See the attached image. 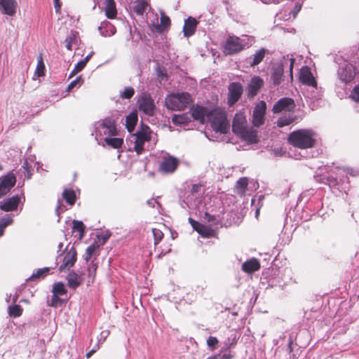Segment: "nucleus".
Listing matches in <instances>:
<instances>
[{
    "instance_id": "1",
    "label": "nucleus",
    "mask_w": 359,
    "mask_h": 359,
    "mask_svg": "<svg viewBox=\"0 0 359 359\" xmlns=\"http://www.w3.org/2000/svg\"><path fill=\"white\" fill-rule=\"evenodd\" d=\"M205 194L204 187L201 184L191 185L189 190L186 191L181 196L180 205L182 208L189 211H196L199 209L203 201Z\"/></svg>"
},
{
    "instance_id": "2",
    "label": "nucleus",
    "mask_w": 359,
    "mask_h": 359,
    "mask_svg": "<svg viewBox=\"0 0 359 359\" xmlns=\"http://www.w3.org/2000/svg\"><path fill=\"white\" fill-rule=\"evenodd\" d=\"M255 42V37L248 34L237 36L229 34L223 44V52L226 55H234L250 48Z\"/></svg>"
},
{
    "instance_id": "3",
    "label": "nucleus",
    "mask_w": 359,
    "mask_h": 359,
    "mask_svg": "<svg viewBox=\"0 0 359 359\" xmlns=\"http://www.w3.org/2000/svg\"><path fill=\"white\" fill-rule=\"evenodd\" d=\"M232 130L237 136L248 143L257 142V132L248 127L247 120L243 113L240 112L235 114L232 123Z\"/></svg>"
},
{
    "instance_id": "4",
    "label": "nucleus",
    "mask_w": 359,
    "mask_h": 359,
    "mask_svg": "<svg viewBox=\"0 0 359 359\" xmlns=\"http://www.w3.org/2000/svg\"><path fill=\"white\" fill-rule=\"evenodd\" d=\"M316 133L311 129H300L292 132L288 136V142L300 149L311 148L314 146Z\"/></svg>"
},
{
    "instance_id": "5",
    "label": "nucleus",
    "mask_w": 359,
    "mask_h": 359,
    "mask_svg": "<svg viewBox=\"0 0 359 359\" xmlns=\"http://www.w3.org/2000/svg\"><path fill=\"white\" fill-rule=\"evenodd\" d=\"M151 131L147 126H142L136 133L127 139L128 150L135 151L138 155L144 149V144L151 140Z\"/></svg>"
},
{
    "instance_id": "6",
    "label": "nucleus",
    "mask_w": 359,
    "mask_h": 359,
    "mask_svg": "<svg viewBox=\"0 0 359 359\" xmlns=\"http://www.w3.org/2000/svg\"><path fill=\"white\" fill-rule=\"evenodd\" d=\"M337 175L340 177L339 180H338L337 177L333 176L332 174H328L327 175L320 177L319 180L316 179V180L328 184L330 188L337 187L339 191L346 192V189L348 188L349 184L347 174L354 175L353 170L351 168H337Z\"/></svg>"
},
{
    "instance_id": "7",
    "label": "nucleus",
    "mask_w": 359,
    "mask_h": 359,
    "mask_svg": "<svg viewBox=\"0 0 359 359\" xmlns=\"http://www.w3.org/2000/svg\"><path fill=\"white\" fill-rule=\"evenodd\" d=\"M95 140L98 144L108 137L118 135L115 120L111 117H107L96 122L94 125Z\"/></svg>"
},
{
    "instance_id": "8",
    "label": "nucleus",
    "mask_w": 359,
    "mask_h": 359,
    "mask_svg": "<svg viewBox=\"0 0 359 359\" xmlns=\"http://www.w3.org/2000/svg\"><path fill=\"white\" fill-rule=\"evenodd\" d=\"M208 121L210 122L212 128L216 133L226 134L229 130V123L226 111L220 108L210 109Z\"/></svg>"
},
{
    "instance_id": "9",
    "label": "nucleus",
    "mask_w": 359,
    "mask_h": 359,
    "mask_svg": "<svg viewBox=\"0 0 359 359\" xmlns=\"http://www.w3.org/2000/svg\"><path fill=\"white\" fill-rule=\"evenodd\" d=\"M192 102L191 96L187 93H178L168 95L165 100L168 109L173 111L185 109Z\"/></svg>"
},
{
    "instance_id": "10",
    "label": "nucleus",
    "mask_w": 359,
    "mask_h": 359,
    "mask_svg": "<svg viewBox=\"0 0 359 359\" xmlns=\"http://www.w3.org/2000/svg\"><path fill=\"white\" fill-rule=\"evenodd\" d=\"M158 170L163 174L173 173L179 165V160L164 151H161L158 156Z\"/></svg>"
},
{
    "instance_id": "11",
    "label": "nucleus",
    "mask_w": 359,
    "mask_h": 359,
    "mask_svg": "<svg viewBox=\"0 0 359 359\" xmlns=\"http://www.w3.org/2000/svg\"><path fill=\"white\" fill-rule=\"evenodd\" d=\"M338 79L345 85L351 83L355 76V68L350 62L344 61L337 70Z\"/></svg>"
},
{
    "instance_id": "12",
    "label": "nucleus",
    "mask_w": 359,
    "mask_h": 359,
    "mask_svg": "<svg viewBox=\"0 0 359 359\" xmlns=\"http://www.w3.org/2000/svg\"><path fill=\"white\" fill-rule=\"evenodd\" d=\"M138 109L144 114L151 116L154 114L156 105L151 95L147 92L142 93L137 101Z\"/></svg>"
},
{
    "instance_id": "13",
    "label": "nucleus",
    "mask_w": 359,
    "mask_h": 359,
    "mask_svg": "<svg viewBox=\"0 0 359 359\" xmlns=\"http://www.w3.org/2000/svg\"><path fill=\"white\" fill-rule=\"evenodd\" d=\"M299 80L304 85L308 86L315 90L318 89L317 81L311 73V69L307 66H304L300 69Z\"/></svg>"
},
{
    "instance_id": "14",
    "label": "nucleus",
    "mask_w": 359,
    "mask_h": 359,
    "mask_svg": "<svg viewBox=\"0 0 359 359\" xmlns=\"http://www.w3.org/2000/svg\"><path fill=\"white\" fill-rule=\"evenodd\" d=\"M266 104L264 101L259 102L255 107L252 114V124L259 127L263 125L265 120Z\"/></svg>"
},
{
    "instance_id": "15",
    "label": "nucleus",
    "mask_w": 359,
    "mask_h": 359,
    "mask_svg": "<svg viewBox=\"0 0 359 359\" xmlns=\"http://www.w3.org/2000/svg\"><path fill=\"white\" fill-rule=\"evenodd\" d=\"M77 260V252L74 247H72L69 250L66 249L64 252V257L62 263L59 267L60 272L69 270L76 263Z\"/></svg>"
},
{
    "instance_id": "16",
    "label": "nucleus",
    "mask_w": 359,
    "mask_h": 359,
    "mask_svg": "<svg viewBox=\"0 0 359 359\" xmlns=\"http://www.w3.org/2000/svg\"><path fill=\"white\" fill-rule=\"evenodd\" d=\"M16 177L13 172L0 177V198L7 194L14 187Z\"/></svg>"
},
{
    "instance_id": "17",
    "label": "nucleus",
    "mask_w": 359,
    "mask_h": 359,
    "mask_svg": "<svg viewBox=\"0 0 359 359\" xmlns=\"http://www.w3.org/2000/svg\"><path fill=\"white\" fill-rule=\"evenodd\" d=\"M228 104L230 106L233 105L241 97L243 93V87L240 83L233 82L229 84V88Z\"/></svg>"
},
{
    "instance_id": "18",
    "label": "nucleus",
    "mask_w": 359,
    "mask_h": 359,
    "mask_svg": "<svg viewBox=\"0 0 359 359\" xmlns=\"http://www.w3.org/2000/svg\"><path fill=\"white\" fill-rule=\"evenodd\" d=\"M294 107L295 104L292 98L283 97L274 104L272 110L273 113L276 114L282 111H292Z\"/></svg>"
},
{
    "instance_id": "19",
    "label": "nucleus",
    "mask_w": 359,
    "mask_h": 359,
    "mask_svg": "<svg viewBox=\"0 0 359 359\" xmlns=\"http://www.w3.org/2000/svg\"><path fill=\"white\" fill-rule=\"evenodd\" d=\"M18 8L16 0H0V13L13 17L15 15Z\"/></svg>"
},
{
    "instance_id": "20",
    "label": "nucleus",
    "mask_w": 359,
    "mask_h": 359,
    "mask_svg": "<svg viewBox=\"0 0 359 359\" xmlns=\"http://www.w3.org/2000/svg\"><path fill=\"white\" fill-rule=\"evenodd\" d=\"M21 198L18 195L9 197L0 202V209L5 212L16 210L20 203Z\"/></svg>"
},
{
    "instance_id": "21",
    "label": "nucleus",
    "mask_w": 359,
    "mask_h": 359,
    "mask_svg": "<svg viewBox=\"0 0 359 359\" xmlns=\"http://www.w3.org/2000/svg\"><path fill=\"white\" fill-rule=\"evenodd\" d=\"M283 72L284 64L283 61L273 65L271 80L274 86H278L283 81Z\"/></svg>"
},
{
    "instance_id": "22",
    "label": "nucleus",
    "mask_w": 359,
    "mask_h": 359,
    "mask_svg": "<svg viewBox=\"0 0 359 359\" xmlns=\"http://www.w3.org/2000/svg\"><path fill=\"white\" fill-rule=\"evenodd\" d=\"M210 111V109L207 107L196 105L191 109V115L194 119L204 123L208 121Z\"/></svg>"
},
{
    "instance_id": "23",
    "label": "nucleus",
    "mask_w": 359,
    "mask_h": 359,
    "mask_svg": "<svg viewBox=\"0 0 359 359\" xmlns=\"http://www.w3.org/2000/svg\"><path fill=\"white\" fill-rule=\"evenodd\" d=\"M198 25V21L192 17H189L184 20L183 27L184 36L190 37L194 34Z\"/></svg>"
},
{
    "instance_id": "24",
    "label": "nucleus",
    "mask_w": 359,
    "mask_h": 359,
    "mask_svg": "<svg viewBox=\"0 0 359 359\" xmlns=\"http://www.w3.org/2000/svg\"><path fill=\"white\" fill-rule=\"evenodd\" d=\"M263 86L264 81L259 76L252 77L248 85V95L251 97L255 96Z\"/></svg>"
},
{
    "instance_id": "25",
    "label": "nucleus",
    "mask_w": 359,
    "mask_h": 359,
    "mask_svg": "<svg viewBox=\"0 0 359 359\" xmlns=\"http://www.w3.org/2000/svg\"><path fill=\"white\" fill-rule=\"evenodd\" d=\"M267 51L268 50L264 48H260L247 59V62L250 65V67H255L259 65L264 60Z\"/></svg>"
},
{
    "instance_id": "26",
    "label": "nucleus",
    "mask_w": 359,
    "mask_h": 359,
    "mask_svg": "<svg viewBox=\"0 0 359 359\" xmlns=\"http://www.w3.org/2000/svg\"><path fill=\"white\" fill-rule=\"evenodd\" d=\"M100 145L103 147H109L113 149H119L123 144V139L121 137H116V136L114 137H108L105 138L102 141H101Z\"/></svg>"
},
{
    "instance_id": "27",
    "label": "nucleus",
    "mask_w": 359,
    "mask_h": 359,
    "mask_svg": "<svg viewBox=\"0 0 359 359\" xmlns=\"http://www.w3.org/2000/svg\"><path fill=\"white\" fill-rule=\"evenodd\" d=\"M100 34L104 37L113 36L116 33L115 27L109 22L104 20L98 27Z\"/></svg>"
},
{
    "instance_id": "28",
    "label": "nucleus",
    "mask_w": 359,
    "mask_h": 359,
    "mask_svg": "<svg viewBox=\"0 0 359 359\" xmlns=\"http://www.w3.org/2000/svg\"><path fill=\"white\" fill-rule=\"evenodd\" d=\"M67 280L68 286L72 289H76L82 283V278L81 276H79L74 271H72L68 273L67 276Z\"/></svg>"
},
{
    "instance_id": "29",
    "label": "nucleus",
    "mask_w": 359,
    "mask_h": 359,
    "mask_svg": "<svg viewBox=\"0 0 359 359\" xmlns=\"http://www.w3.org/2000/svg\"><path fill=\"white\" fill-rule=\"evenodd\" d=\"M260 268V264L259 261L255 259L252 258L249 260H247L242 264V269L243 271L246 273H252L257 270H259Z\"/></svg>"
},
{
    "instance_id": "30",
    "label": "nucleus",
    "mask_w": 359,
    "mask_h": 359,
    "mask_svg": "<svg viewBox=\"0 0 359 359\" xmlns=\"http://www.w3.org/2000/svg\"><path fill=\"white\" fill-rule=\"evenodd\" d=\"M105 15L109 19H114L116 17L117 11L114 0H105Z\"/></svg>"
},
{
    "instance_id": "31",
    "label": "nucleus",
    "mask_w": 359,
    "mask_h": 359,
    "mask_svg": "<svg viewBox=\"0 0 359 359\" xmlns=\"http://www.w3.org/2000/svg\"><path fill=\"white\" fill-rule=\"evenodd\" d=\"M52 293L61 297L64 296L67 297V290L65 287V285L62 282H57L53 284Z\"/></svg>"
},
{
    "instance_id": "32",
    "label": "nucleus",
    "mask_w": 359,
    "mask_h": 359,
    "mask_svg": "<svg viewBox=\"0 0 359 359\" xmlns=\"http://www.w3.org/2000/svg\"><path fill=\"white\" fill-rule=\"evenodd\" d=\"M99 245L97 242H93L87 248L84 258L86 262H88L92 257L97 255V251Z\"/></svg>"
},
{
    "instance_id": "33",
    "label": "nucleus",
    "mask_w": 359,
    "mask_h": 359,
    "mask_svg": "<svg viewBox=\"0 0 359 359\" xmlns=\"http://www.w3.org/2000/svg\"><path fill=\"white\" fill-rule=\"evenodd\" d=\"M50 269H51L50 267H44L42 269H39L36 270V272L33 273L32 275L27 279V280H35L42 279V278H45L50 273Z\"/></svg>"
},
{
    "instance_id": "34",
    "label": "nucleus",
    "mask_w": 359,
    "mask_h": 359,
    "mask_svg": "<svg viewBox=\"0 0 359 359\" xmlns=\"http://www.w3.org/2000/svg\"><path fill=\"white\" fill-rule=\"evenodd\" d=\"M196 231L204 238H208L213 235V230L208 226L199 223Z\"/></svg>"
},
{
    "instance_id": "35",
    "label": "nucleus",
    "mask_w": 359,
    "mask_h": 359,
    "mask_svg": "<svg viewBox=\"0 0 359 359\" xmlns=\"http://www.w3.org/2000/svg\"><path fill=\"white\" fill-rule=\"evenodd\" d=\"M148 6L147 0H138L135 2L133 9L137 15H143Z\"/></svg>"
},
{
    "instance_id": "36",
    "label": "nucleus",
    "mask_w": 359,
    "mask_h": 359,
    "mask_svg": "<svg viewBox=\"0 0 359 359\" xmlns=\"http://www.w3.org/2000/svg\"><path fill=\"white\" fill-rule=\"evenodd\" d=\"M62 198L68 204L72 205L74 204L76 201L75 191L72 189H65L62 192Z\"/></svg>"
},
{
    "instance_id": "37",
    "label": "nucleus",
    "mask_w": 359,
    "mask_h": 359,
    "mask_svg": "<svg viewBox=\"0 0 359 359\" xmlns=\"http://www.w3.org/2000/svg\"><path fill=\"white\" fill-rule=\"evenodd\" d=\"M137 121V114L135 112H132L126 116V125L128 130L130 132L134 129L135 126Z\"/></svg>"
},
{
    "instance_id": "38",
    "label": "nucleus",
    "mask_w": 359,
    "mask_h": 359,
    "mask_svg": "<svg viewBox=\"0 0 359 359\" xmlns=\"http://www.w3.org/2000/svg\"><path fill=\"white\" fill-rule=\"evenodd\" d=\"M97 269V264L94 262V261H92L88 264V268H87V276L88 277V283H93L95 276H96V271Z\"/></svg>"
},
{
    "instance_id": "39",
    "label": "nucleus",
    "mask_w": 359,
    "mask_h": 359,
    "mask_svg": "<svg viewBox=\"0 0 359 359\" xmlns=\"http://www.w3.org/2000/svg\"><path fill=\"white\" fill-rule=\"evenodd\" d=\"M248 186V178L247 177H241L236 182V188L237 190V194L240 195H243L245 192L246 188Z\"/></svg>"
},
{
    "instance_id": "40",
    "label": "nucleus",
    "mask_w": 359,
    "mask_h": 359,
    "mask_svg": "<svg viewBox=\"0 0 359 359\" xmlns=\"http://www.w3.org/2000/svg\"><path fill=\"white\" fill-rule=\"evenodd\" d=\"M68 300V297H61L55 294H53L51 297L50 302L49 303V306L52 307H58L62 306L63 304L66 303Z\"/></svg>"
},
{
    "instance_id": "41",
    "label": "nucleus",
    "mask_w": 359,
    "mask_h": 359,
    "mask_svg": "<svg viewBox=\"0 0 359 359\" xmlns=\"http://www.w3.org/2000/svg\"><path fill=\"white\" fill-rule=\"evenodd\" d=\"M73 231L79 232V238L81 240L84 236L85 226L81 221L74 220L73 221Z\"/></svg>"
},
{
    "instance_id": "42",
    "label": "nucleus",
    "mask_w": 359,
    "mask_h": 359,
    "mask_svg": "<svg viewBox=\"0 0 359 359\" xmlns=\"http://www.w3.org/2000/svg\"><path fill=\"white\" fill-rule=\"evenodd\" d=\"M45 74V65L43 63V57L39 55L37 58V65L34 72V76L37 77L43 76Z\"/></svg>"
},
{
    "instance_id": "43",
    "label": "nucleus",
    "mask_w": 359,
    "mask_h": 359,
    "mask_svg": "<svg viewBox=\"0 0 359 359\" xmlns=\"http://www.w3.org/2000/svg\"><path fill=\"white\" fill-rule=\"evenodd\" d=\"M8 313L13 318L20 317L22 313V309L20 306L13 304L8 306Z\"/></svg>"
},
{
    "instance_id": "44",
    "label": "nucleus",
    "mask_w": 359,
    "mask_h": 359,
    "mask_svg": "<svg viewBox=\"0 0 359 359\" xmlns=\"http://www.w3.org/2000/svg\"><path fill=\"white\" fill-rule=\"evenodd\" d=\"M135 94V90L133 88L129 86L124 88L120 91V97L122 99H130Z\"/></svg>"
},
{
    "instance_id": "45",
    "label": "nucleus",
    "mask_w": 359,
    "mask_h": 359,
    "mask_svg": "<svg viewBox=\"0 0 359 359\" xmlns=\"http://www.w3.org/2000/svg\"><path fill=\"white\" fill-rule=\"evenodd\" d=\"M294 121V118L291 116H281L278 118L277 121V126L278 127H283L285 126H288Z\"/></svg>"
},
{
    "instance_id": "46",
    "label": "nucleus",
    "mask_w": 359,
    "mask_h": 359,
    "mask_svg": "<svg viewBox=\"0 0 359 359\" xmlns=\"http://www.w3.org/2000/svg\"><path fill=\"white\" fill-rule=\"evenodd\" d=\"M170 25V18L165 15H162L161 17V25L158 28V30L160 32H162L163 29L168 28Z\"/></svg>"
},
{
    "instance_id": "47",
    "label": "nucleus",
    "mask_w": 359,
    "mask_h": 359,
    "mask_svg": "<svg viewBox=\"0 0 359 359\" xmlns=\"http://www.w3.org/2000/svg\"><path fill=\"white\" fill-rule=\"evenodd\" d=\"M83 83L81 76H77L74 80L70 82L67 88V91H71L74 87H80Z\"/></svg>"
},
{
    "instance_id": "48",
    "label": "nucleus",
    "mask_w": 359,
    "mask_h": 359,
    "mask_svg": "<svg viewBox=\"0 0 359 359\" xmlns=\"http://www.w3.org/2000/svg\"><path fill=\"white\" fill-rule=\"evenodd\" d=\"M218 343L219 341L215 337L210 336L207 339V346L211 351L217 348Z\"/></svg>"
},
{
    "instance_id": "49",
    "label": "nucleus",
    "mask_w": 359,
    "mask_h": 359,
    "mask_svg": "<svg viewBox=\"0 0 359 359\" xmlns=\"http://www.w3.org/2000/svg\"><path fill=\"white\" fill-rule=\"evenodd\" d=\"M152 233L154 240V245H157L158 243L162 240L163 233L160 229H153Z\"/></svg>"
},
{
    "instance_id": "50",
    "label": "nucleus",
    "mask_w": 359,
    "mask_h": 359,
    "mask_svg": "<svg viewBox=\"0 0 359 359\" xmlns=\"http://www.w3.org/2000/svg\"><path fill=\"white\" fill-rule=\"evenodd\" d=\"M13 222V219L11 215H6L0 219V226L5 229V228L11 224Z\"/></svg>"
},
{
    "instance_id": "51",
    "label": "nucleus",
    "mask_w": 359,
    "mask_h": 359,
    "mask_svg": "<svg viewBox=\"0 0 359 359\" xmlns=\"http://www.w3.org/2000/svg\"><path fill=\"white\" fill-rule=\"evenodd\" d=\"M147 205L153 208H156L158 212L161 213V205L154 198H151L147 201Z\"/></svg>"
},
{
    "instance_id": "52",
    "label": "nucleus",
    "mask_w": 359,
    "mask_h": 359,
    "mask_svg": "<svg viewBox=\"0 0 359 359\" xmlns=\"http://www.w3.org/2000/svg\"><path fill=\"white\" fill-rule=\"evenodd\" d=\"M32 166L28 164L27 160H25L22 165V168L24 170V172H26V177L29 179L31 177L32 173L30 171Z\"/></svg>"
},
{
    "instance_id": "53",
    "label": "nucleus",
    "mask_w": 359,
    "mask_h": 359,
    "mask_svg": "<svg viewBox=\"0 0 359 359\" xmlns=\"http://www.w3.org/2000/svg\"><path fill=\"white\" fill-rule=\"evenodd\" d=\"M351 96L354 101L359 102V84L355 86Z\"/></svg>"
},
{
    "instance_id": "54",
    "label": "nucleus",
    "mask_w": 359,
    "mask_h": 359,
    "mask_svg": "<svg viewBox=\"0 0 359 359\" xmlns=\"http://www.w3.org/2000/svg\"><path fill=\"white\" fill-rule=\"evenodd\" d=\"M302 3L297 2L295 4V6H294L293 10L291 11V13L292 14L294 18H296L298 13L302 9Z\"/></svg>"
},
{
    "instance_id": "55",
    "label": "nucleus",
    "mask_w": 359,
    "mask_h": 359,
    "mask_svg": "<svg viewBox=\"0 0 359 359\" xmlns=\"http://www.w3.org/2000/svg\"><path fill=\"white\" fill-rule=\"evenodd\" d=\"M111 233L109 231H106L97 236L99 240L102 241V243L104 244L110 237Z\"/></svg>"
},
{
    "instance_id": "56",
    "label": "nucleus",
    "mask_w": 359,
    "mask_h": 359,
    "mask_svg": "<svg viewBox=\"0 0 359 359\" xmlns=\"http://www.w3.org/2000/svg\"><path fill=\"white\" fill-rule=\"evenodd\" d=\"M86 64L83 60L78 62L74 66L76 72H80L81 71H82L83 69V68L86 67Z\"/></svg>"
},
{
    "instance_id": "57",
    "label": "nucleus",
    "mask_w": 359,
    "mask_h": 359,
    "mask_svg": "<svg viewBox=\"0 0 359 359\" xmlns=\"http://www.w3.org/2000/svg\"><path fill=\"white\" fill-rule=\"evenodd\" d=\"M109 331L108 330H104V331H102L101 333H100V338L98 339V342L101 341L103 342L105 339L107 337V336L109 335Z\"/></svg>"
},
{
    "instance_id": "58",
    "label": "nucleus",
    "mask_w": 359,
    "mask_h": 359,
    "mask_svg": "<svg viewBox=\"0 0 359 359\" xmlns=\"http://www.w3.org/2000/svg\"><path fill=\"white\" fill-rule=\"evenodd\" d=\"M53 3L55 12L57 13H60L61 10V4L60 2V0H53Z\"/></svg>"
},
{
    "instance_id": "59",
    "label": "nucleus",
    "mask_w": 359,
    "mask_h": 359,
    "mask_svg": "<svg viewBox=\"0 0 359 359\" xmlns=\"http://www.w3.org/2000/svg\"><path fill=\"white\" fill-rule=\"evenodd\" d=\"M289 61H290V78L291 79H292V68H293V65H294V58L293 57H290L289 59Z\"/></svg>"
},
{
    "instance_id": "60",
    "label": "nucleus",
    "mask_w": 359,
    "mask_h": 359,
    "mask_svg": "<svg viewBox=\"0 0 359 359\" xmlns=\"http://www.w3.org/2000/svg\"><path fill=\"white\" fill-rule=\"evenodd\" d=\"M205 219H207L208 222H213L214 220L217 219L215 215H211L208 212L205 213Z\"/></svg>"
},
{
    "instance_id": "61",
    "label": "nucleus",
    "mask_w": 359,
    "mask_h": 359,
    "mask_svg": "<svg viewBox=\"0 0 359 359\" xmlns=\"http://www.w3.org/2000/svg\"><path fill=\"white\" fill-rule=\"evenodd\" d=\"M189 224L191 225V226L193 227V229H194V230H196V229L197 226H198V224L200 223V222H197V221H195V220H194V219H192L191 217H189Z\"/></svg>"
},
{
    "instance_id": "62",
    "label": "nucleus",
    "mask_w": 359,
    "mask_h": 359,
    "mask_svg": "<svg viewBox=\"0 0 359 359\" xmlns=\"http://www.w3.org/2000/svg\"><path fill=\"white\" fill-rule=\"evenodd\" d=\"M65 41L67 43L66 46H65L67 49V50H72V41H71V39L67 38V39H66Z\"/></svg>"
},
{
    "instance_id": "63",
    "label": "nucleus",
    "mask_w": 359,
    "mask_h": 359,
    "mask_svg": "<svg viewBox=\"0 0 359 359\" xmlns=\"http://www.w3.org/2000/svg\"><path fill=\"white\" fill-rule=\"evenodd\" d=\"M93 54V52H91L90 53H89L88 55H86L85 57V58L83 60H82L83 62H85L86 64H87V62L89 61V60L90 59V57H92Z\"/></svg>"
},
{
    "instance_id": "64",
    "label": "nucleus",
    "mask_w": 359,
    "mask_h": 359,
    "mask_svg": "<svg viewBox=\"0 0 359 359\" xmlns=\"http://www.w3.org/2000/svg\"><path fill=\"white\" fill-rule=\"evenodd\" d=\"M232 356L229 353H225L222 355L220 359H231Z\"/></svg>"
}]
</instances>
